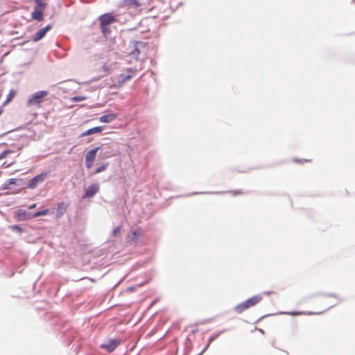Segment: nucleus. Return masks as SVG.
<instances>
[{
    "label": "nucleus",
    "instance_id": "12",
    "mask_svg": "<svg viewBox=\"0 0 355 355\" xmlns=\"http://www.w3.org/2000/svg\"><path fill=\"white\" fill-rule=\"evenodd\" d=\"M67 209V205L64 202H60L57 205V208L55 212V218H59L62 216Z\"/></svg>",
    "mask_w": 355,
    "mask_h": 355
},
{
    "label": "nucleus",
    "instance_id": "21",
    "mask_svg": "<svg viewBox=\"0 0 355 355\" xmlns=\"http://www.w3.org/2000/svg\"><path fill=\"white\" fill-rule=\"evenodd\" d=\"M107 166H108V164L107 163V164H103L101 166L98 167L95 171V173H99L105 171L107 168Z\"/></svg>",
    "mask_w": 355,
    "mask_h": 355
},
{
    "label": "nucleus",
    "instance_id": "28",
    "mask_svg": "<svg viewBox=\"0 0 355 355\" xmlns=\"http://www.w3.org/2000/svg\"><path fill=\"white\" fill-rule=\"evenodd\" d=\"M35 207H36V204H33L32 205H31V206L29 207V209H34V208H35Z\"/></svg>",
    "mask_w": 355,
    "mask_h": 355
},
{
    "label": "nucleus",
    "instance_id": "24",
    "mask_svg": "<svg viewBox=\"0 0 355 355\" xmlns=\"http://www.w3.org/2000/svg\"><path fill=\"white\" fill-rule=\"evenodd\" d=\"M120 232V227H117L114 228L112 231V234L114 236H117Z\"/></svg>",
    "mask_w": 355,
    "mask_h": 355
},
{
    "label": "nucleus",
    "instance_id": "2",
    "mask_svg": "<svg viewBox=\"0 0 355 355\" xmlns=\"http://www.w3.org/2000/svg\"><path fill=\"white\" fill-rule=\"evenodd\" d=\"M263 300L262 297L261 295H255L253 296L243 302L236 305L234 308L235 311L237 313H241L245 310L254 306L257 304H259L261 300Z\"/></svg>",
    "mask_w": 355,
    "mask_h": 355
},
{
    "label": "nucleus",
    "instance_id": "22",
    "mask_svg": "<svg viewBox=\"0 0 355 355\" xmlns=\"http://www.w3.org/2000/svg\"><path fill=\"white\" fill-rule=\"evenodd\" d=\"M35 2L37 5V6H39L40 8H42V10H44V8H45L46 6V3L44 2H43L42 0H35Z\"/></svg>",
    "mask_w": 355,
    "mask_h": 355
},
{
    "label": "nucleus",
    "instance_id": "3",
    "mask_svg": "<svg viewBox=\"0 0 355 355\" xmlns=\"http://www.w3.org/2000/svg\"><path fill=\"white\" fill-rule=\"evenodd\" d=\"M49 93L46 91H39L29 96L26 105L28 107L39 106L48 96Z\"/></svg>",
    "mask_w": 355,
    "mask_h": 355
},
{
    "label": "nucleus",
    "instance_id": "29",
    "mask_svg": "<svg viewBox=\"0 0 355 355\" xmlns=\"http://www.w3.org/2000/svg\"><path fill=\"white\" fill-rule=\"evenodd\" d=\"M3 112V109L1 107H0V116L1 115Z\"/></svg>",
    "mask_w": 355,
    "mask_h": 355
},
{
    "label": "nucleus",
    "instance_id": "14",
    "mask_svg": "<svg viewBox=\"0 0 355 355\" xmlns=\"http://www.w3.org/2000/svg\"><path fill=\"white\" fill-rule=\"evenodd\" d=\"M117 117L116 114H105L100 117L99 120L102 123H110L114 121Z\"/></svg>",
    "mask_w": 355,
    "mask_h": 355
},
{
    "label": "nucleus",
    "instance_id": "7",
    "mask_svg": "<svg viewBox=\"0 0 355 355\" xmlns=\"http://www.w3.org/2000/svg\"><path fill=\"white\" fill-rule=\"evenodd\" d=\"M121 340L119 339L109 340L107 343L102 344L101 347L107 350L108 352L114 351L120 344Z\"/></svg>",
    "mask_w": 355,
    "mask_h": 355
},
{
    "label": "nucleus",
    "instance_id": "18",
    "mask_svg": "<svg viewBox=\"0 0 355 355\" xmlns=\"http://www.w3.org/2000/svg\"><path fill=\"white\" fill-rule=\"evenodd\" d=\"M49 212V209H44L42 211H39L35 212L32 216V217L33 218H37V217H39V216H45V215L48 214Z\"/></svg>",
    "mask_w": 355,
    "mask_h": 355
},
{
    "label": "nucleus",
    "instance_id": "20",
    "mask_svg": "<svg viewBox=\"0 0 355 355\" xmlns=\"http://www.w3.org/2000/svg\"><path fill=\"white\" fill-rule=\"evenodd\" d=\"M227 193L234 196L243 195L244 193V192L242 190H231L227 191Z\"/></svg>",
    "mask_w": 355,
    "mask_h": 355
},
{
    "label": "nucleus",
    "instance_id": "9",
    "mask_svg": "<svg viewBox=\"0 0 355 355\" xmlns=\"http://www.w3.org/2000/svg\"><path fill=\"white\" fill-rule=\"evenodd\" d=\"M15 217L17 220H26L31 218L30 213L23 209L17 210L15 212Z\"/></svg>",
    "mask_w": 355,
    "mask_h": 355
},
{
    "label": "nucleus",
    "instance_id": "25",
    "mask_svg": "<svg viewBox=\"0 0 355 355\" xmlns=\"http://www.w3.org/2000/svg\"><path fill=\"white\" fill-rule=\"evenodd\" d=\"M11 228L12 230H18L19 232H21L22 231L21 227H20L19 225H12V226H11Z\"/></svg>",
    "mask_w": 355,
    "mask_h": 355
},
{
    "label": "nucleus",
    "instance_id": "4",
    "mask_svg": "<svg viewBox=\"0 0 355 355\" xmlns=\"http://www.w3.org/2000/svg\"><path fill=\"white\" fill-rule=\"evenodd\" d=\"M135 74V70L128 69L125 72L121 73L116 77V87H121L125 82L132 78Z\"/></svg>",
    "mask_w": 355,
    "mask_h": 355
},
{
    "label": "nucleus",
    "instance_id": "27",
    "mask_svg": "<svg viewBox=\"0 0 355 355\" xmlns=\"http://www.w3.org/2000/svg\"><path fill=\"white\" fill-rule=\"evenodd\" d=\"M137 238V232H132L131 239L136 240Z\"/></svg>",
    "mask_w": 355,
    "mask_h": 355
},
{
    "label": "nucleus",
    "instance_id": "19",
    "mask_svg": "<svg viewBox=\"0 0 355 355\" xmlns=\"http://www.w3.org/2000/svg\"><path fill=\"white\" fill-rule=\"evenodd\" d=\"M87 98L85 96H74L71 98V101L73 102H78V101H85Z\"/></svg>",
    "mask_w": 355,
    "mask_h": 355
},
{
    "label": "nucleus",
    "instance_id": "30",
    "mask_svg": "<svg viewBox=\"0 0 355 355\" xmlns=\"http://www.w3.org/2000/svg\"><path fill=\"white\" fill-rule=\"evenodd\" d=\"M272 293V292H266V293H265V294H266V295H269V294H270V293Z\"/></svg>",
    "mask_w": 355,
    "mask_h": 355
},
{
    "label": "nucleus",
    "instance_id": "17",
    "mask_svg": "<svg viewBox=\"0 0 355 355\" xmlns=\"http://www.w3.org/2000/svg\"><path fill=\"white\" fill-rule=\"evenodd\" d=\"M324 311H318V312H297V311H294V312H291V313H288L289 315H302V314H306V315H314V314H321L324 312Z\"/></svg>",
    "mask_w": 355,
    "mask_h": 355
},
{
    "label": "nucleus",
    "instance_id": "23",
    "mask_svg": "<svg viewBox=\"0 0 355 355\" xmlns=\"http://www.w3.org/2000/svg\"><path fill=\"white\" fill-rule=\"evenodd\" d=\"M12 150H6L0 154V159L5 158L8 154L11 153Z\"/></svg>",
    "mask_w": 355,
    "mask_h": 355
},
{
    "label": "nucleus",
    "instance_id": "15",
    "mask_svg": "<svg viewBox=\"0 0 355 355\" xmlns=\"http://www.w3.org/2000/svg\"><path fill=\"white\" fill-rule=\"evenodd\" d=\"M32 18L41 21L43 20V10L35 9L32 12Z\"/></svg>",
    "mask_w": 355,
    "mask_h": 355
},
{
    "label": "nucleus",
    "instance_id": "6",
    "mask_svg": "<svg viewBox=\"0 0 355 355\" xmlns=\"http://www.w3.org/2000/svg\"><path fill=\"white\" fill-rule=\"evenodd\" d=\"M100 147H96L90 150L85 155V166L87 168H90L93 166L95 160L96 153L99 150Z\"/></svg>",
    "mask_w": 355,
    "mask_h": 355
},
{
    "label": "nucleus",
    "instance_id": "10",
    "mask_svg": "<svg viewBox=\"0 0 355 355\" xmlns=\"http://www.w3.org/2000/svg\"><path fill=\"white\" fill-rule=\"evenodd\" d=\"M141 3L137 0H122L120 3V6L122 8H138Z\"/></svg>",
    "mask_w": 355,
    "mask_h": 355
},
{
    "label": "nucleus",
    "instance_id": "1",
    "mask_svg": "<svg viewBox=\"0 0 355 355\" xmlns=\"http://www.w3.org/2000/svg\"><path fill=\"white\" fill-rule=\"evenodd\" d=\"M98 20L100 22V27L103 35L105 37L107 36L111 33V30L109 28V25L116 21V18L111 13L107 12L101 15L98 17Z\"/></svg>",
    "mask_w": 355,
    "mask_h": 355
},
{
    "label": "nucleus",
    "instance_id": "26",
    "mask_svg": "<svg viewBox=\"0 0 355 355\" xmlns=\"http://www.w3.org/2000/svg\"><path fill=\"white\" fill-rule=\"evenodd\" d=\"M16 182H17V179H15V178H12V179L9 180L10 184H15Z\"/></svg>",
    "mask_w": 355,
    "mask_h": 355
},
{
    "label": "nucleus",
    "instance_id": "5",
    "mask_svg": "<svg viewBox=\"0 0 355 355\" xmlns=\"http://www.w3.org/2000/svg\"><path fill=\"white\" fill-rule=\"evenodd\" d=\"M47 175V172L42 173L40 175H36L29 180L27 184V187L32 189H35L39 183H41L44 180Z\"/></svg>",
    "mask_w": 355,
    "mask_h": 355
},
{
    "label": "nucleus",
    "instance_id": "11",
    "mask_svg": "<svg viewBox=\"0 0 355 355\" xmlns=\"http://www.w3.org/2000/svg\"><path fill=\"white\" fill-rule=\"evenodd\" d=\"M51 28V26L50 25H48L45 26L44 28L39 30L33 36L32 38V40L33 42H37L40 39H42L44 35H46V32L49 31Z\"/></svg>",
    "mask_w": 355,
    "mask_h": 355
},
{
    "label": "nucleus",
    "instance_id": "16",
    "mask_svg": "<svg viewBox=\"0 0 355 355\" xmlns=\"http://www.w3.org/2000/svg\"><path fill=\"white\" fill-rule=\"evenodd\" d=\"M16 94L17 92L15 89H10L6 101L3 103V105H6V104L9 103L15 97Z\"/></svg>",
    "mask_w": 355,
    "mask_h": 355
},
{
    "label": "nucleus",
    "instance_id": "13",
    "mask_svg": "<svg viewBox=\"0 0 355 355\" xmlns=\"http://www.w3.org/2000/svg\"><path fill=\"white\" fill-rule=\"evenodd\" d=\"M103 128L102 126H98V127H94V128H90V129L83 132L80 135V137H84L90 135H92V134L100 133L103 131Z\"/></svg>",
    "mask_w": 355,
    "mask_h": 355
},
{
    "label": "nucleus",
    "instance_id": "8",
    "mask_svg": "<svg viewBox=\"0 0 355 355\" xmlns=\"http://www.w3.org/2000/svg\"><path fill=\"white\" fill-rule=\"evenodd\" d=\"M99 191V187L97 184H93L87 187L85 191L83 198H92Z\"/></svg>",
    "mask_w": 355,
    "mask_h": 355
}]
</instances>
